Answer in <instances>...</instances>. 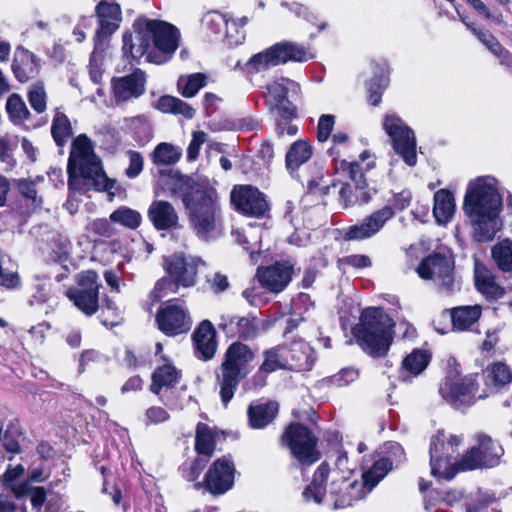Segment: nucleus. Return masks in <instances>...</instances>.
Masks as SVG:
<instances>
[{
	"instance_id": "nucleus-1",
	"label": "nucleus",
	"mask_w": 512,
	"mask_h": 512,
	"mask_svg": "<svg viewBox=\"0 0 512 512\" xmlns=\"http://www.w3.org/2000/svg\"><path fill=\"white\" fill-rule=\"evenodd\" d=\"M502 197L496 187V179L490 176L471 180L467 186L463 211L473 227L477 241H490L501 229L499 214Z\"/></svg>"
},
{
	"instance_id": "nucleus-2",
	"label": "nucleus",
	"mask_w": 512,
	"mask_h": 512,
	"mask_svg": "<svg viewBox=\"0 0 512 512\" xmlns=\"http://www.w3.org/2000/svg\"><path fill=\"white\" fill-rule=\"evenodd\" d=\"M67 173L68 186L73 190H84V186H88L108 191L115 185V180L105 174L101 160L94 152V144L86 134H80L72 142Z\"/></svg>"
},
{
	"instance_id": "nucleus-3",
	"label": "nucleus",
	"mask_w": 512,
	"mask_h": 512,
	"mask_svg": "<svg viewBox=\"0 0 512 512\" xmlns=\"http://www.w3.org/2000/svg\"><path fill=\"white\" fill-rule=\"evenodd\" d=\"M182 200L188 226L199 239L206 241L220 233L222 210L214 188L197 185Z\"/></svg>"
},
{
	"instance_id": "nucleus-4",
	"label": "nucleus",
	"mask_w": 512,
	"mask_h": 512,
	"mask_svg": "<svg viewBox=\"0 0 512 512\" xmlns=\"http://www.w3.org/2000/svg\"><path fill=\"white\" fill-rule=\"evenodd\" d=\"M255 351L241 341L231 343L216 371V381L222 402L227 405L234 397L240 382L252 371Z\"/></svg>"
},
{
	"instance_id": "nucleus-5",
	"label": "nucleus",
	"mask_w": 512,
	"mask_h": 512,
	"mask_svg": "<svg viewBox=\"0 0 512 512\" xmlns=\"http://www.w3.org/2000/svg\"><path fill=\"white\" fill-rule=\"evenodd\" d=\"M394 321L381 308H367L353 334L360 347L372 357H383L392 343Z\"/></svg>"
},
{
	"instance_id": "nucleus-6",
	"label": "nucleus",
	"mask_w": 512,
	"mask_h": 512,
	"mask_svg": "<svg viewBox=\"0 0 512 512\" xmlns=\"http://www.w3.org/2000/svg\"><path fill=\"white\" fill-rule=\"evenodd\" d=\"M375 166L374 156L368 151L360 154L358 161H336V170L346 172L354 183V189L349 184H343L339 190V202L344 208L367 204L376 194V190L368 188L364 171Z\"/></svg>"
},
{
	"instance_id": "nucleus-7",
	"label": "nucleus",
	"mask_w": 512,
	"mask_h": 512,
	"mask_svg": "<svg viewBox=\"0 0 512 512\" xmlns=\"http://www.w3.org/2000/svg\"><path fill=\"white\" fill-rule=\"evenodd\" d=\"M179 43L178 34H124L123 50L133 59L146 56L148 62H167Z\"/></svg>"
},
{
	"instance_id": "nucleus-8",
	"label": "nucleus",
	"mask_w": 512,
	"mask_h": 512,
	"mask_svg": "<svg viewBox=\"0 0 512 512\" xmlns=\"http://www.w3.org/2000/svg\"><path fill=\"white\" fill-rule=\"evenodd\" d=\"M418 275L425 280H432L438 290L451 295L460 290V281L454 274L453 261L440 254L426 257L417 268Z\"/></svg>"
},
{
	"instance_id": "nucleus-9",
	"label": "nucleus",
	"mask_w": 512,
	"mask_h": 512,
	"mask_svg": "<svg viewBox=\"0 0 512 512\" xmlns=\"http://www.w3.org/2000/svg\"><path fill=\"white\" fill-rule=\"evenodd\" d=\"M382 127L396 154H398L408 166H414L417 162V144L414 131L396 114L385 115Z\"/></svg>"
},
{
	"instance_id": "nucleus-10",
	"label": "nucleus",
	"mask_w": 512,
	"mask_h": 512,
	"mask_svg": "<svg viewBox=\"0 0 512 512\" xmlns=\"http://www.w3.org/2000/svg\"><path fill=\"white\" fill-rule=\"evenodd\" d=\"M298 95L300 85L289 78L281 77L272 80L266 86L265 102L270 113L283 120L296 117V107L288 99V94Z\"/></svg>"
},
{
	"instance_id": "nucleus-11",
	"label": "nucleus",
	"mask_w": 512,
	"mask_h": 512,
	"mask_svg": "<svg viewBox=\"0 0 512 512\" xmlns=\"http://www.w3.org/2000/svg\"><path fill=\"white\" fill-rule=\"evenodd\" d=\"M152 374L150 391L160 397L161 402L171 409H182L184 400L175 385L180 379V372L165 358Z\"/></svg>"
},
{
	"instance_id": "nucleus-12",
	"label": "nucleus",
	"mask_w": 512,
	"mask_h": 512,
	"mask_svg": "<svg viewBox=\"0 0 512 512\" xmlns=\"http://www.w3.org/2000/svg\"><path fill=\"white\" fill-rule=\"evenodd\" d=\"M281 441L303 465H310L319 459V453L316 449L317 438L302 424H290L285 429Z\"/></svg>"
},
{
	"instance_id": "nucleus-13",
	"label": "nucleus",
	"mask_w": 512,
	"mask_h": 512,
	"mask_svg": "<svg viewBox=\"0 0 512 512\" xmlns=\"http://www.w3.org/2000/svg\"><path fill=\"white\" fill-rule=\"evenodd\" d=\"M477 445L473 446L462 459L458 467L463 471L494 466L502 455V448L490 436L478 433Z\"/></svg>"
},
{
	"instance_id": "nucleus-14",
	"label": "nucleus",
	"mask_w": 512,
	"mask_h": 512,
	"mask_svg": "<svg viewBox=\"0 0 512 512\" xmlns=\"http://www.w3.org/2000/svg\"><path fill=\"white\" fill-rule=\"evenodd\" d=\"M476 376H466L460 380H451L446 378L440 385L439 392L447 402L456 408L470 406L476 399L485 398L486 394L476 395L477 392Z\"/></svg>"
},
{
	"instance_id": "nucleus-15",
	"label": "nucleus",
	"mask_w": 512,
	"mask_h": 512,
	"mask_svg": "<svg viewBox=\"0 0 512 512\" xmlns=\"http://www.w3.org/2000/svg\"><path fill=\"white\" fill-rule=\"evenodd\" d=\"M159 329L167 336L186 333L192 326L190 316L182 305L170 300L156 314Z\"/></svg>"
},
{
	"instance_id": "nucleus-16",
	"label": "nucleus",
	"mask_w": 512,
	"mask_h": 512,
	"mask_svg": "<svg viewBox=\"0 0 512 512\" xmlns=\"http://www.w3.org/2000/svg\"><path fill=\"white\" fill-rule=\"evenodd\" d=\"M203 261L196 257H185L182 254H174L164 260V268L168 275L179 286L191 287L196 283L197 269Z\"/></svg>"
},
{
	"instance_id": "nucleus-17",
	"label": "nucleus",
	"mask_w": 512,
	"mask_h": 512,
	"mask_svg": "<svg viewBox=\"0 0 512 512\" xmlns=\"http://www.w3.org/2000/svg\"><path fill=\"white\" fill-rule=\"evenodd\" d=\"M444 434L438 433L433 436L430 443V465L431 473L437 478L451 480L457 473L462 471L457 463L452 462V454L446 452Z\"/></svg>"
},
{
	"instance_id": "nucleus-18",
	"label": "nucleus",
	"mask_w": 512,
	"mask_h": 512,
	"mask_svg": "<svg viewBox=\"0 0 512 512\" xmlns=\"http://www.w3.org/2000/svg\"><path fill=\"white\" fill-rule=\"evenodd\" d=\"M394 215L395 211L392 206H384L367 216L360 224L348 227L345 230L344 238L349 241L371 238L376 235Z\"/></svg>"
},
{
	"instance_id": "nucleus-19",
	"label": "nucleus",
	"mask_w": 512,
	"mask_h": 512,
	"mask_svg": "<svg viewBox=\"0 0 512 512\" xmlns=\"http://www.w3.org/2000/svg\"><path fill=\"white\" fill-rule=\"evenodd\" d=\"M231 203L243 214L261 217L268 209L264 195L252 186L235 187L231 192Z\"/></svg>"
},
{
	"instance_id": "nucleus-20",
	"label": "nucleus",
	"mask_w": 512,
	"mask_h": 512,
	"mask_svg": "<svg viewBox=\"0 0 512 512\" xmlns=\"http://www.w3.org/2000/svg\"><path fill=\"white\" fill-rule=\"evenodd\" d=\"M205 487L212 494H223L233 486L234 465L223 457L217 459L205 475Z\"/></svg>"
},
{
	"instance_id": "nucleus-21",
	"label": "nucleus",
	"mask_w": 512,
	"mask_h": 512,
	"mask_svg": "<svg viewBox=\"0 0 512 512\" xmlns=\"http://www.w3.org/2000/svg\"><path fill=\"white\" fill-rule=\"evenodd\" d=\"M146 76L141 69L132 73L112 79L113 96L117 103L138 98L145 92Z\"/></svg>"
},
{
	"instance_id": "nucleus-22",
	"label": "nucleus",
	"mask_w": 512,
	"mask_h": 512,
	"mask_svg": "<svg viewBox=\"0 0 512 512\" xmlns=\"http://www.w3.org/2000/svg\"><path fill=\"white\" fill-rule=\"evenodd\" d=\"M354 467L348 464L346 452H339L335 462V469L332 471V477L342 476V484L349 491L345 495H341L338 499V505H352L356 500L365 497L363 486L356 480H351Z\"/></svg>"
},
{
	"instance_id": "nucleus-23",
	"label": "nucleus",
	"mask_w": 512,
	"mask_h": 512,
	"mask_svg": "<svg viewBox=\"0 0 512 512\" xmlns=\"http://www.w3.org/2000/svg\"><path fill=\"white\" fill-rule=\"evenodd\" d=\"M293 267L286 262H277L267 267H259L256 277L260 284L271 292H281L292 278Z\"/></svg>"
},
{
	"instance_id": "nucleus-24",
	"label": "nucleus",
	"mask_w": 512,
	"mask_h": 512,
	"mask_svg": "<svg viewBox=\"0 0 512 512\" xmlns=\"http://www.w3.org/2000/svg\"><path fill=\"white\" fill-rule=\"evenodd\" d=\"M12 71L19 82L26 83L38 75L40 71L39 60L30 51L18 48L12 63Z\"/></svg>"
},
{
	"instance_id": "nucleus-25",
	"label": "nucleus",
	"mask_w": 512,
	"mask_h": 512,
	"mask_svg": "<svg viewBox=\"0 0 512 512\" xmlns=\"http://www.w3.org/2000/svg\"><path fill=\"white\" fill-rule=\"evenodd\" d=\"M148 218L157 230H168L176 227L179 216L168 201H153L148 209Z\"/></svg>"
},
{
	"instance_id": "nucleus-26",
	"label": "nucleus",
	"mask_w": 512,
	"mask_h": 512,
	"mask_svg": "<svg viewBox=\"0 0 512 512\" xmlns=\"http://www.w3.org/2000/svg\"><path fill=\"white\" fill-rule=\"evenodd\" d=\"M193 340L199 358L210 360L214 357L217 342L215 330L209 321L205 320L199 325L193 334Z\"/></svg>"
},
{
	"instance_id": "nucleus-27",
	"label": "nucleus",
	"mask_w": 512,
	"mask_h": 512,
	"mask_svg": "<svg viewBox=\"0 0 512 512\" xmlns=\"http://www.w3.org/2000/svg\"><path fill=\"white\" fill-rule=\"evenodd\" d=\"M453 330L463 332L472 330L482 314L480 305H463L449 310Z\"/></svg>"
},
{
	"instance_id": "nucleus-28",
	"label": "nucleus",
	"mask_w": 512,
	"mask_h": 512,
	"mask_svg": "<svg viewBox=\"0 0 512 512\" xmlns=\"http://www.w3.org/2000/svg\"><path fill=\"white\" fill-rule=\"evenodd\" d=\"M279 55L275 44L253 55L244 65L243 71L247 75H255L280 65Z\"/></svg>"
},
{
	"instance_id": "nucleus-29",
	"label": "nucleus",
	"mask_w": 512,
	"mask_h": 512,
	"mask_svg": "<svg viewBox=\"0 0 512 512\" xmlns=\"http://www.w3.org/2000/svg\"><path fill=\"white\" fill-rule=\"evenodd\" d=\"M277 412L276 402L252 403L247 410L249 425L255 429H262L273 421Z\"/></svg>"
},
{
	"instance_id": "nucleus-30",
	"label": "nucleus",
	"mask_w": 512,
	"mask_h": 512,
	"mask_svg": "<svg viewBox=\"0 0 512 512\" xmlns=\"http://www.w3.org/2000/svg\"><path fill=\"white\" fill-rule=\"evenodd\" d=\"M100 25L99 32H114L120 27L121 9L116 3L100 2L96 6Z\"/></svg>"
},
{
	"instance_id": "nucleus-31",
	"label": "nucleus",
	"mask_w": 512,
	"mask_h": 512,
	"mask_svg": "<svg viewBox=\"0 0 512 512\" xmlns=\"http://www.w3.org/2000/svg\"><path fill=\"white\" fill-rule=\"evenodd\" d=\"M263 362L259 367V372L269 374L280 369H287L290 365V359L287 355L286 346H276L265 350L262 353Z\"/></svg>"
},
{
	"instance_id": "nucleus-32",
	"label": "nucleus",
	"mask_w": 512,
	"mask_h": 512,
	"mask_svg": "<svg viewBox=\"0 0 512 512\" xmlns=\"http://www.w3.org/2000/svg\"><path fill=\"white\" fill-rule=\"evenodd\" d=\"M455 212V201L453 194L446 190L440 189L434 195L433 214L439 224L448 223Z\"/></svg>"
},
{
	"instance_id": "nucleus-33",
	"label": "nucleus",
	"mask_w": 512,
	"mask_h": 512,
	"mask_svg": "<svg viewBox=\"0 0 512 512\" xmlns=\"http://www.w3.org/2000/svg\"><path fill=\"white\" fill-rule=\"evenodd\" d=\"M281 64L288 61L306 62L314 58V52L307 47L293 42H280L275 44Z\"/></svg>"
},
{
	"instance_id": "nucleus-34",
	"label": "nucleus",
	"mask_w": 512,
	"mask_h": 512,
	"mask_svg": "<svg viewBox=\"0 0 512 512\" xmlns=\"http://www.w3.org/2000/svg\"><path fill=\"white\" fill-rule=\"evenodd\" d=\"M329 468L326 463H322L313 475L312 482L303 491V498L306 502L313 501L320 504L325 495L326 489L323 483L327 479Z\"/></svg>"
},
{
	"instance_id": "nucleus-35",
	"label": "nucleus",
	"mask_w": 512,
	"mask_h": 512,
	"mask_svg": "<svg viewBox=\"0 0 512 512\" xmlns=\"http://www.w3.org/2000/svg\"><path fill=\"white\" fill-rule=\"evenodd\" d=\"M312 156V146L305 140L294 142L286 153V167L293 173Z\"/></svg>"
},
{
	"instance_id": "nucleus-36",
	"label": "nucleus",
	"mask_w": 512,
	"mask_h": 512,
	"mask_svg": "<svg viewBox=\"0 0 512 512\" xmlns=\"http://www.w3.org/2000/svg\"><path fill=\"white\" fill-rule=\"evenodd\" d=\"M51 134L56 145L60 148H63L73 135L69 118L59 108L55 110L51 124Z\"/></svg>"
},
{
	"instance_id": "nucleus-37",
	"label": "nucleus",
	"mask_w": 512,
	"mask_h": 512,
	"mask_svg": "<svg viewBox=\"0 0 512 512\" xmlns=\"http://www.w3.org/2000/svg\"><path fill=\"white\" fill-rule=\"evenodd\" d=\"M475 284L480 293L489 298H500L503 290L495 282L494 277L481 265H475Z\"/></svg>"
},
{
	"instance_id": "nucleus-38",
	"label": "nucleus",
	"mask_w": 512,
	"mask_h": 512,
	"mask_svg": "<svg viewBox=\"0 0 512 512\" xmlns=\"http://www.w3.org/2000/svg\"><path fill=\"white\" fill-rule=\"evenodd\" d=\"M287 355L290 359L289 368L309 370L313 364L312 348L303 342H295L287 348Z\"/></svg>"
},
{
	"instance_id": "nucleus-39",
	"label": "nucleus",
	"mask_w": 512,
	"mask_h": 512,
	"mask_svg": "<svg viewBox=\"0 0 512 512\" xmlns=\"http://www.w3.org/2000/svg\"><path fill=\"white\" fill-rule=\"evenodd\" d=\"M390 469L391 462L389 459L382 458L377 460L368 471L363 473V482L360 484L363 486L365 495L369 493L379 483V481L385 477Z\"/></svg>"
},
{
	"instance_id": "nucleus-40",
	"label": "nucleus",
	"mask_w": 512,
	"mask_h": 512,
	"mask_svg": "<svg viewBox=\"0 0 512 512\" xmlns=\"http://www.w3.org/2000/svg\"><path fill=\"white\" fill-rule=\"evenodd\" d=\"M67 297L74 303V305L86 316H91L99 308L98 300L99 294L97 293H84L78 290H67Z\"/></svg>"
},
{
	"instance_id": "nucleus-41",
	"label": "nucleus",
	"mask_w": 512,
	"mask_h": 512,
	"mask_svg": "<svg viewBox=\"0 0 512 512\" xmlns=\"http://www.w3.org/2000/svg\"><path fill=\"white\" fill-rule=\"evenodd\" d=\"M156 108L163 113L180 114L187 119L194 117L195 110L179 98L165 95L159 98Z\"/></svg>"
},
{
	"instance_id": "nucleus-42",
	"label": "nucleus",
	"mask_w": 512,
	"mask_h": 512,
	"mask_svg": "<svg viewBox=\"0 0 512 512\" xmlns=\"http://www.w3.org/2000/svg\"><path fill=\"white\" fill-rule=\"evenodd\" d=\"M5 109L10 121L15 125L24 123L31 116L25 101L17 93H12L8 97Z\"/></svg>"
},
{
	"instance_id": "nucleus-43",
	"label": "nucleus",
	"mask_w": 512,
	"mask_h": 512,
	"mask_svg": "<svg viewBox=\"0 0 512 512\" xmlns=\"http://www.w3.org/2000/svg\"><path fill=\"white\" fill-rule=\"evenodd\" d=\"M195 449L199 457H204V459H208L213 455L215 450L214 436L209 427L205 424L199 423L197 425Z\"/></svg>"
},
{
	"instance_id": "nucleus-44",
	"label": "nucleus",
	"mask_w": 512,
	"mask_h": 512,
	"mask_svg": "<svg viewBox=\"0 0 512 512\" xmlns=\"http://www.w3.org/2000/svg\"><path fill=\"white\" fill-rule=\"evenodd\" d=\"M110 221L129 229H136L141 224L142 216L137 210L122 206L110 214Z\"/></svg>"
},
{
	"instance_id": "nucleus-45",
	"label": "nucleus",
	"mask_w": 512,
	"mask_h": 512,
	"mask_svg": "<svg viewBox=\"0 0 512 512\" xmlns=\"http://www.w3.org/2000/svg\"><path fill=\"white\" fill-rule=\"evenodd\" d=\"M429 361L430 355L427 352L416 349L404 358L402 367L404 371L417 376L427 367Z\"/></svg>"
},
{
	"instance_id": "nucleus-46",
	"label": "nucleus",
	"mask_w": 512,
	"mask_h": 512,
	"mask_svg": "<svg viewBox=\"0 0 512 512\" xmlns=\"http://www.w3.org/2000/svg\"><path fill=\"white\" fill-rule=\"evenodd\" d=\"M484 373L487 380L497 388H501L512 381V371L503 362L492 364Z\"/></svg>"
},
{
	"instance_id": "nucleus-47",
	"label": "nucleus",
	"mask_w": 512,
	"mask_h": 512,
	"mask_svg": "<svg viewBox=\"0 0 512 512\" xmlns=\"http://www.w3.org/2000/svg\"><path fill=\"white\" fill-rule=\"evenodd\" d=\"M234 332L239 339L253 340L260 333L259 320L256 317H240L235 321Z\"/></svg>"
},
{
	"instance_id": "nucleus-48",
	"label": "nucleus",
	"mask_w": 512,
	"mask_h": 512,
	"mask_svg": "<svg viewBox=\"0 0 512 512\" xmlns=\"http://www.w3.org/2000/svg\"><path fill=\"white\" fill-rule=\"evenodd\" d=\"M206 84V77L202 73H194L187 77H180L177 82L178 89L182 96L191 98Z\"/></svg>"
},
{
	"instance_id": "nucleus-49",
	"label": "nucleus",
	"mask_w": 512,
	"mask_h": 512,
	"mask_svg": "<svg viewBox=\"0 0 512 512\" xmlns=\"http://www.w3.org/2000/svg\"><path fill=\"white\" fill-rule=\"evenodd\" d=\"M492 257L503 271L512 270V241L505 239L492 248Z\"/></svg>"
},
{
	"instance_id": "nucleus-50",
	"label": "nucleus",
	"mask_w": 512,
	"mask_h": 512,
	"mask_svg": "<svg viewBox=\"0 0 512 512\" xmlns=\"http://www.w3.org/2000/svg\"><path fill=\"white\" fill-rule=\"evenodd\" d=\"M134 32H179L178 29L165 21L150 20L144 16L138 17L133 23Z\"/></svg>"
},
{
	"instance_id": "nucleus-51",
	"label": "nucleus",
	"mask_w": 512,
	"mask_h": 512,
	"mask_svg": "<svg viewBox=\"0 0 512 512\" xmlns=\"http://www.w3.org/2000/svg\"><path fill=\"white\" fill-rule=\"evenodd\" d=\"M181 156L180 150L169 143H160L153 152V161L158 165H171Z\"/></svg>"
},
{
	"instance_id": "nucleus-52",
	"label": "nucleus",
	"mask_w": 512,
	"mask_h": 512,
	"mask_svg": "<svg viewBox=\"0 0 512 512\" xmlns=\"http://www.w3.org/2000/svg\"><path fill=\"white\" fill-rule=\"evenodd\" d=\"M77 287L70 288L69 290H78L84 293H97L99 294L98 275L93 270H87L79 273L76 277Z\"/></svg>"
},
{
	"instance_id": "nucleus-53",
	"label": "nucleus",
	"mask_w": 512,
	"mask_h": 512,
	"mask_svg": "<svg viewBox=\"0 0 512 512\" xmlns=\"http://www.w3.org/2000/svg\"><path fill=\"white\" fill-rule=\"evenodd\" d=\"M28 101L37 113H43L47 108V93L43 82L33 83L28 91Z\"/></svg>"
},
{
	"instance_id": "nucleus-54",
	"label": "nucleus",
	"mask_w": 512,
	"mask_h": 512,
	"mask_svg": "<svg viewBox=\"0 0 512 512\" xmlns=\"http://www.w3.org/2000/svg\"><path fill=\"white\" fill-rule=\"evenodd\" d=\"M179 285L176 284L173 278L163 277L159 279L154 288L149 294V299L151 300V304L158 302L162 297L166 296L168 293H176Z\"/></svg>"
},
{
	"instance_id": "nucleus-55",
	"label": "nucleus",
	"mask_w": 512,
	"mask_h": 512,
	"mask_svg": "<svg viewBox=\"0 0 512 512\" xmlns=\"http://www.w3.org/2000/svg\"><path fill=\"white\" fill-rule=\"evenodd\" d=\"M227 25V15L217 11H211L204 15L201 20V29L207 31L221 32Z\"/></svg>"
},
{
	"instance_id": "nucleus-56",
	"label": "nucleus",
	"mask_w": 512,
	"mask_h": 512,
	"mask_svg": "<svg viewBox=\"0 0 512 512\" xmlns=\"http://www.w3.org/2000/svg\"><path fill=\"white\" fill-rule=\"evenodd\" d=\"M129 166L125 170L128 178H136L143 170L144 160L139 152L129 150L126 152Z\"/></svg>"
},
{
	"instance_id": "nucleus-57",
	"label": "nucleus",
	"mask_w": 512,
	"mask_h": 512,
	"mask_svg": "<svg viewBox=\"0 0 512 512\" xmlns=\"http://www.w3.org/2000/svg\"><path fill=\"white\" fill-rule=\"evenodd\" d=\"M120 308L110 299H107L105 301V305L102 309V323L104 325H111L114 326L118 324L120 319Z\"/></svg>"
},
{
	"instance_id": "nucleus-58",
	"label": "nucleus",
	"mask_w": 512,
	"mask_h": 512,
	"mask_svg": "<svg viewBox=\"0 0 512 512\" xmlns=\"http://www.w3.org/2000/svg\"><path fill=\"white\" fill-rule=\"evenodd\" d=\"M207 459L202 457L196 458L193 462L185 464L183 467V476L186 480L195 481L206 465Z\"/></svg>"
},
{
	"instance_id": "nucleus-59",
	"label": "nucleus",
	"mask_w": 512,
	"mask_h": 512,
	"mask_svg": "<svg viewBox=\"0 0 512 512\" xmlns=\"http://www.w3.org/2000/svg\"><path fill=\"white\" fill-rule=\"evenodd\" d=\"M17 186L23 197L31 200L35 206L40 205L41 199L37 198V190L33 181L27 179H19L17 181Z\"/></svg>"
},
{
	"instance_id": "nucleus-60",
	"label": "nucleus",
	"mask_w": 512,
	"mask_h": 512,
	"mask_svg": "<svg viewBox=\"0 0 512 512\" xmlns=\"http://www.w3.org/2000/svg\"><path fill=\"white\" fill-rule=\"evenodd\" d=\"M387 84V77L384 74V70L382 71L381 76L379 77L377 83L372 81L369 84L368 90L370 93L369 96V102L371 105L376 106L381 101V90L386 86Z\"/></svg>"
},
{
	"instance_id": "nucleus-61",
	"label": "nucleus",
	"mask_w": 512,
	"mask_h": 512,
	"mask_svg": "<svg viewBox=\"0 0 512 512\" xmlns=\"http://www.w3.org/2000/svg\"><path fill=\"white\" fill-rule=\"evenodd\" d=\"M334 126V116L322 115L318 122L317 138L320 142L328 140Z\"/></svg>"
},
{
	"instance_id": "nucleus-62",
	"label": "nucleus",
	"mask_w": 512,
	"mask_h": 512,
	"mask_svg": "<svg viewBox=\"0 0 512 512\" xmlns=\"http://www.w3.org/2000/svg\"><path fill=\"white\" fill-rule=\"evenodd\" d=\"M208 135L204 131H196L193 133L192 140L187 148V157L195 160L200 151V147L206 142Z\"/></svg>"
},
{
	"instance_id": "nucleus-63",
	"label": "nucleus",
	"mask_w": 512,
	"mask_h": 512,
	"mask_svg": "<svg viewBox=\"0 0 512 512\" xmlns=\"http://www.w3.org/2000/svg\"><path fill=\"white\" fill-rule=\"evenodd\" d=\"M349 489L345 488V485L342 484V476L332 477L329 493L331 497L334 499V507L335 508H344L348 505H338V499L341 498V495H345Z\"/></svg>"
},
{
	"instance_id": "nucleus-64",
	"label": "nucleus",
	"mask_w": 512,
	"mask_h": 512,
	"mask_svg": "<svg viewBox=\"0 0 512 512\" xmlns=\"http://www.w3.org/2000/svg\"><path fill=\"white\" fill-rule=\"evenodd\" d=\"M92 229L95 233L103 237H112L115 233L114 227L111 225L110 219H97L92 223Z\"/></svg>"
}]
</instances>
